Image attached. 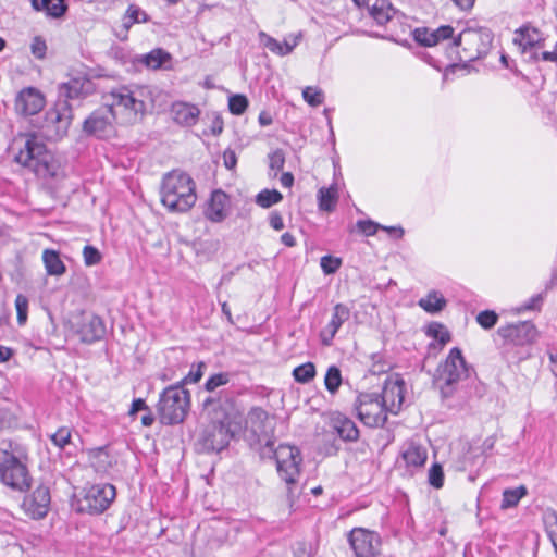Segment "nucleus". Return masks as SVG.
<instances>
[{"label":"nucleus","instance_id":"obj_55","mask_svg":"<svg viewBox=\"0 0 557 557\" xmlns=\"http://www.w3.org/2000/svg\"><path fill=\"white\" fill-rule=\"evenodd\" d=\"M32 53L38 58L42 59L46 55L47 46L44 39L40 37H35L30 45Z\"/></svg>","mask_w":557,"mask_h":557},{"label":"nucleus","instance_id":"obj_17","mask_svg":"<svg viewBox=\"0 0 557 557\" xmlns=\"http://www.w3.org/2000/svg\"><path fill=\"white\" fill-rule=\"evenodd\" d=\"M50 502L51 497L49 488L40 484L30 495L24 498L22 507L30 518L41 519L48 513Z\"/></svg>","mask_w":557,"mask_h":557},{"label":"nucleus","instance_id":"obj_8","mask_svg":"<svg viewBox=\"0 0 557 557\" xmlns=\"http://www.w3.org/2000/svg\"><path fill=\"white\" fill-rule=\"evenodd\" d=\"M0 479L3 484L18 492L27 491L32 484L26 465L7 450L0 451Z\"/></svg>","mask_w":557,"mask_h":557},{"label":"nucleus","instance_id":"obj_2","mask_svg":"<svg viewBox=\"0 0 557 557\" xmlns=\"http://www.w3.org/2000/svg\"><path fill=\"white\" fill-rule=\"evenodd\" d=\"M494 35L483 26H468L448 44V57L451 61L472 62L484 58L491 50Z\"/></svg>","mask_w":557,"mask_h":557},{"label":"nucleus","instance_id":"obj_29","mask_svg":"<svg viewBox=\"0 0 557 557\" xmlns=\"http://www.w3.org/2000/svg\"><path fill=\"white\" fill-rule=\"evenodd\" d=\"M369 13L379 25H384L394 17L397 10L387 0H376Z\"/></svg>","mask_w":557,"mask_h":557},{"label":"nucleus","instance_id":"obj_9","mask_svg":"<svg viewBox=\"0 0 557 557\" xmlns=\"http://www.w3.org/2000/svg\"><path fill=\"white\" fill-rule=\"evenodd\" d=\"M355 410L359 420L369 428L383 426L387 421V411L377 394H359L355 403Z\"/></svg>","mask_w":557,"mask_h":557},{"label":"nucleus","instance_id":"obj_20","mask_svg":"<svg viewBox=\"0 0 557 557\" xmlns=\"http://www.w3.org/2000/svg\"><path fill=\"white\" fill-rule=\"evenodd\" d=\"M405 383L401 379L387 380L380 399L386 411L396 414L404 403Z\"/></svg>","mask_w":557,"mask_h":557},{"label":"nucleus","instance_id":"obj_51","mask_svg":"<svg viewBox=\"0 0 557 557\" xmlns=\"http://www.w3.org/2000/svg\"><path fill=\"white\" fill-rule=\"evenodd\" d=\"M261 40L265 48H268L271 52L282 55L283 52V45L282 42L277 41L275 38L264 34L260 33Z\"/></svg>","mask_w":557,"mask_h":557},{"label":"nucleus","instance_id":"obj_22","mask_svg":"<svg viewBox=\"0 0 557 557\" xmlns=\"http://www.w3.org/2000/svg\"><path fill=\"white\" fill-rule=\"evenodd\" d=\"M76 333L83 343L91 344L101 339L106 334V326L97 315H83L77 325Z\"/></svg>","mask_w":557,"mask_h":557},{"label":"nucleus","instance_id":"obj_30","mask_svg":"<svg viewBox=\"0 0 557 557\" xmlns=\"http://www.w3.org/2000/svg\"><path fill=\"white\" fill-rule=\"evenodd\" d=\"M338 200V185L333 183L330 187H321L318 190L319 208L322 211L335 210Z\"/></svg>","mask_w":557,"mask_h":557},{"label":"nucleus","instance_id":"obj_64","mask_svg":"<svg viewBox=\"0 0 557 557\" xmlns=\"http://www.w3.org/2000/svg\"><path fill=\"white\" fill-rule=\"evenodd\" d=\"M280 181H281L282 186L290 187L293 185V183H294V176H293L292 173L285 172V173L282 174Z\"/></svg>","mask_w":557,"mask_h":557},{"label":"nucleus","instance_id":"obj_42","mask_svg":"<svg viewBox=\"0 0 557 557\" xmlns=\"http://www.w3.org/2000/svg\"><path fill=\"white\" fill-rule=\"evenodd\" d=\"M231 375L227 372H220L211 375L205 383L207 392H214L216 388L226 385L230 382Z\"/></svg>","mask_w":557,"mask_h":557},{"label":"nucleus","instance_id":"obj_6","mask_svg":"<svg viewBox=\"0 0 557 557\" xmlns=\"http://www.w3.org/2000/svg\"><path fill=\"white\" fill-rule=\"evenodd\" d=\"M190 407V394L181 384L171 385L160 395L157 411L162 424L172 425L184 421Z\"/></svg>","mask_w":557,"mask_h":557},{"label":"nucleus","instance_id":"obj_16","mask_svg":"<svg viewBox=\"0 0 557 557\" xmlns=\"http://www.w3.org/2000/svg\"><path fill=\"white\" fill-rule=\"evenodd\" d=\"M46 104L44 94L35 87H25L17 92L14 101L15 111L20 115H35Z\"/></svg>","mask_w":557,"mask_h":557},{"label":"nucleus","instance_id":"obj_47","mask_svg":"<svg viewBox=\"0 0 557 557\" xmlns=\"http://www.w3.org/2000/svg\"><path fill=\"white\" fill-rule=\"evenodd\" d=\"M429 483L435 487L441 488L444 484V472L443 468L438 463L432 465L429 470Z\"/></svg>","mask_w":557,"mask_h":557},{"label":"nucleus","instance_id":"obj_63","mask_svg":"<svg viewBox=\"0 0 557 557\" xmlns=\"http://www.w3.org/2000/svg\"><path fill=\"white\" fill-rule=\"evenodd\" d=\"M13 356V350L5 346H0V362L8 361Z\"/></svg>","mask_w":557,"mask_h":557},{"label":"nucleus","instance_id":"obj_36","mask_svg":"<svg viewBox=\"0 0 557 557\" xmlns=\"http://www.w3.org/2000/svg\"><path fill=\"white\" fill-rule=\"evenodd\" d=\"M171 59V55L162 49H154L143 57V63L152 70L162 67Z\"/></svg>","mask_w":557,"mask_h":557},{"label":"nucleus","instance_id":"obj_59","mask_svg":"<svg viewBox=\"0 0 557 557\" xmlns=\"http://www.w3.org/2000/svg\"><path fill=\"white\" fill-rule=\"evenodd\" d=\"M223 120L220 115H215L212 120L210 132L212 135L218 136L223 132Z\"/></svg>","mask_w":557,"mask_h":557},{"label":"nucleus","instance_id":"obj_43","mask_svg":"<svg viewBox=\"0 0 557 557\" xmlns=\"http://www.w3.org/2000/svg\"><path fill=\"white\" fill-rule=\"evenodd\" d=\"M248 107V99L244 95H233L228 99V109L235 115L243 114Z\"/></svg>","mask_w":557,"mask_h":557},{"label":"nucleus","instance_id":"obj_37","mask_svg":"<svg viewBox=\"0 0 557 557\" xmlns=\"http://www.w3.org/2000/svg\"><path fill=\"white\" fill-rule=\"evenodd\" d=\"M283 199L282 194L276 189H263L256 196V203L261 208H270Z\"/></svg>","mask_w":557,"mask_h":557},{"label":"nucleus","instance_id":"obj_49","mask_svg":"<svg viewBox=\"0 0 557 557\" xmlns=\"http://www.w3.org/2000/svg\"><path fill=\"white\" fill-rule=\"evenodd\" d=\"M320 265L325 274H333L342 265V260L333 256H323Z\"/></svg>","mask_w":557,"mask_h":557},{"label":"nucleus","instance_id":"obj_7","mask_svg":"<svg viewBox=\"0 0 557 557\" xmlns=\"http://www.w3.org/2000/svg\"><path fill=\"white\" fill-rule=\"evenodd\" d=\"M262 458H274L277 474L287 485L295 484L300 476L302 456L298 447L280 444L277 447L268 445L260 448Z\"/></svg>","mask_w":557,"mask_h":557},{"label":"nucleus","instance_id":"obj_52","mask_svg":"<svg viewBox=\"0 0 557 557\" xmlns=\"http://www.w3.org/2000/svg\"><path fill=\"white\" fill-rule=\"evenodd\" d=\"M358 230L367 236H372L381 227L380 224L371 220H359L357 222Z\"/></svg>","mask_w":557,"mask_h":557},{"label":"nucleus","instance_id":"obj_31","mask_svg":"<svg viewBox=\"0 0 557 557\" xmlns=\"http://www.w3.org/2000/svg\"><path fill=\"white\" fill-rule=\"evenodd\" d=\"M42 261L49 275L60 276L66 272V267L61 260L59 252L53 249H45Z\"/></svg>","mask_w":557,"mask_h":557},{"label":"nucleus","instance_id":"obj_10","mask_svg":"<svg viewBox=\"0 0 557 557\" xmlns=\"http://www.w3.org/2000/svg\"><path fill=\"white\" fill-rule=\"evenodd\" d=\"M72 108L66 100L58 101L48 110L42 125L44 133L51 140H59L67 134L72 122Z\"/></svg>","mask_w":557,"mask_h":557},{"label":"nucleus","instance_id":"obj_23","mask_svg":"<svg viewBox=\"0 0 557 557\" xmlns=\"http://www.w3.org/2000/svg\"><path fill=\"white\" fill-rule=\"evenodd\" d=\"M350 317V311L347 306L343 304L335 305L330 322L320 332V338L323 345L330 346L335 337L337 331Z\"/></svg>","mask_w":557,"mask_h":557},{"label":"nucleus","instance_id":"obj_45","mask_svg":"<svg viewBox=\"0 0 557 557\" xmlns=\"http://www.w3.org/2000/svg\"><path fill=\"white\" fill-rule=\"evenodd\" d=\"M15 308L17 313V323L23 325L27 321L28 299L25 295L18 294L15 298Z\"/></svg>","mask_w":557,"mask_h":557},{"label":"nucleus","instance_id":"obj_39","mask_svg":"<svg viewBox=\"0 0 557 557\" xmlns=\"http://www.w3.org/2000/svg\"><path fill=\"white\" fill-rule=\"evenodd\" d=\"M324 384L325 388L331 394H335L338 391L342 384V374L341 370L336 366L329 367L325 373Z\"/></svg>","mask_w":557,"mask_h":557},{"label":"nucleus","instance_id":"obj_35","mask_svg":"<svg viewBox=\"0 0 557 557\" xmlns=\"http://www.w3.org/2000/svg\"><path fill=\"white\" fill-rule=\"evenodd\" d=\"M419 306L429 313H436L446 306L445 298L437 292H431L419 300Z\"/></svg>","mask_w":557,"mask_h":557},{"label":"nucleus","instance_id":"obj_57","mask_svg":"<svg viewBox=\"0 0 557 557\" xmlns=\"http://www.w3.org/2000/svg\"><path fill=\"white\" fill-rule=\"evenodd\" d=\"M223 160H224V165L226 169L232 170L236 166L237 157L233 150H231V149L225 150L223 153Z\"/></svg>","mask_w":557,"mask_h":557},{"label":"nucleus","instance_id":"obj_11","mask_svg":"<svg viewBox=\"0 0 557 557\" xmlns=\"http://www.w3.org/2000/svg\"><path fill=\"white\" fill-rule=\"evenodd\" d=\"M247 429L256 437V442L261 447L274 445V419L260 407L252 408L247 416Z\"/></svg>","mask_w":557,"mask_h":557},{"label":"nucleus","instance_id":"obj_5","mask_svg":"<svg viewBox=\"0 0 557 557\" xmlns=\"http://www.w3.org/2000/svg\"><path fill=\"white\" fill-rule=\"evenodd\" d=\"M106 104L114 116L123 123L132 124L139 121L145 113L146 104L143 99V89L121 86L112 89L106 97Z\"/></svg>","mask_w":557,"mask_h":557},{"label":"nucleus","instance_id":"obj_1","mask_svg":"<svg viewBox=\"0 0 557 557\" xmlns=\"http://www.w3.org/2000/svg\"><path fill=\"white\" fill-rule=\"evenodd\" d=\"M12 150L16 163L29 169L46 183L52 185L65 177L64 166L36 134L18 135L13 141Z\"/></svg>","mask_w":557,"mask_h":557},{"label":"nucleus","instance_id":"obj_61","mask_svg":"<svg viewBox=\"0 0 557 557\" xmlns=\"http://www.w3.org/2000/svg\"><path fill=\"white\" fill-rule=\"evenodd\" d=\"M295 557H310V554L307 550V545L304 542H299L296 544L294 548Z\"/></svg>","mask_w":557,"mask_h":557},{"label":"nucleus","instance_id":"obj_34","mask_svg":"<svg viewBox=\"0 0 557 557\" xmlns=\"http://www.w3.org/2000/svg\"><path fill=\"white\" fill-rule=\"evenodd\" d=\"M335 429L344 441L355 442L359 437V430L355 422L348 418L336 420Z\"/></svg>","mask_w":557,"mask_h":557},{"label":"nucleus","instance_id":"obj_15","mask_svg":"<svg viewBox=\"0 0 557 557\" xmlns=\"http://www.w3.org/2000/svg\"><path fill=\"white\" fill-rule=\"evenodd\" d=\"M236 431L237 426L228 418L212 422L205 432L203 445L209 450L221 451L228 445Z\"/></svg>","mask_w":557,"mask_h":557},{"label":"nucleus","instance_id":"obj_14","mask_svg":"<svg viewBox=\"0 0 557 557\" xmlns=\"http://www.w3.org/2000/svg\"><path fill=\"white\" fill-rule=\"evenodd\" d=\"M348 542L356 557H376L380 554V536L370 530L355 528L349 532Z\"/></svg>","mask_w":557,"mask_h":557},{"label":"nucleus","instance_id":"obj_62","mask_svg":"<svg viewBox=\"0 0 557 557\" xmlns=\"http://www.w3.org/2000/svg\"><path fill=\"white\" fill-rule=\"evenodd\" d=\"M281 242L287 246V247H294L296 245V239L294 237L293 234L290 233H284L282 236H281Z\"/></svg>","mask_w":557,"mask_h":557},{"label":"nucleus","instance_id":"obj_60","mask_svg":"<svg viewBox=\"0 0 557 557\" xmlns=\"http://www.w3.org/2000/svg\"><path fill=\"white\" fill-rule=\"evenodd\" d=\"M140 410H148V407L144 399L136 398L133 400L131 409H129V416H135Z\"/></svg>","mask_w":557,"mask_h":557},{"label":"nucleus","instance_id":"obj_27","mask_svg":"<svg viewBox=\"0 0 557 557\" xmlns=\"http://www.w3.org/2000/svg\"><path fill=\"white\" fill-rule=\"evenodd\" d=\"M174 121L182 126H193L197 123L200 110L195 104L176 102L172 106Z\"/></svg>","mask_w":557,"mask_h":557},{"label":"nucleus","instance_id":"obj_26","mask_svg":"<svg viewBox=\"0 0 557 557\" xmlns=\"http://www.w3.org/2000/svg\"><path fill=\"white\" fill-rule=\"evenodd\" d=\"M149 17L145 11L135 4H131L122 17L121 29L116 32V36L121 40H126L128 32L134 24L147 23Z\"/></svg>","mask_w":557,"mask_h":557},{"label":"nucleus","instance_id":"obj_28","mask_svg":"<svg viewBox=\"0 0 557 557\" xmlns=\"http://www.w3.org/2000/svg\"><path fill=\"white\" fill-rule=\"evenodd\" d=\"M30 2L35 11H45L53 18L63 16L67 10L65 0H30Z\"/></svg>","mask_w":557,"mask_h":557},{"label":"nucleus","instance_id":"obj_48","mask_svg":"<svg viewBox=\"0 0 557 557\" xmlns=\"http://www.w3.org/2000/svg\"><path fill=\"white\" fill-rule=\"evenodd\" d=\"M50 440L57 447L64 448L70 443L71 431L70 429L62 426L58 429L55 433L50 435Z\"/></svg>","mask_w":557,"mask_h":557},{"label":"nucleus","instance_id":"obj_19","mask_svg":"<svg viewBox=\"0 0 557 557\" xmlns=\"http://www.w3.org/2000/svg\"><path fill=\"white\" fill-rule=\"evenodd\" d=\"M512 41L522 53H527L534 48L543 47L545 38L537 27L531 23H525L515 30Z\"/></svg>","mask_w":557,"mask_h":557},{"label":"nucleus","instance_id":"obj_53","mask_svg":"<svg viewBox=\"0 0 557 557\" xmlns=\"http://www.w3.org/2000/svg\"><path fill=\"white\" fill-rule=\"evenodd\" d=\"M530 59L534 62L540 60L546 62H557V42L555 44L553 51H543L541 53L532 52Z\"/></svg>","mask_w":557,"mask_h":557},{"label":"nucleus","instance_id":"obj_3","mask_svg":"<svg viewBox=\"0 0 557 557\" xmlns=\"http://www.w3.org/2000/svg\"><path fill=\"white\" fill-rule=\"evenodd\" d=\"M160 194L162 205L171 212H187L197 200L194 180L181 170L163 175Z\"/></svg>","mask_w":557,"mask_h":557},{"label":"nucleus","instance_id":"obj_41","mask_svg":"<svg viewBox=\"0 0 557 557\" xmlns=\"http://www.w3.org/2000/svg\"><path fill=\"white\" fill-rule=\"evenodd\" d=\"M304 100L311 107H319L324 102V92L319 87L308 86L302 90Z\"/></svg>","mask_w":557,"mask_h":557},{"label":"nucleus","instance_id":"obj_44","mask_svg":"<svg viewBox=\"0 0 557 557\" xmlns=\"http://www.w3.org/2000/svg\"><path fill=\"white\" fill-rule=\"evenodd\" d=\"M83 259L85 265L92 267L101 262L102 255L95 246L86 245L83 249Z\"/></svg>","mask_w":557,"mask_h":557},{"label":"nucleus","instance_id":"obj_21","mask_svg":"<svg viewBox=\"0 0 557 557\" xmlns=\"http://www.w3.org/2000/svg\"><path fill=\"white\" fill-rule=\"evenodd\" d=\"M454 28L450 25H442L436 29L419 27L412 32L413 39L421 46L432 47L453 38Z\"/></svg>","mask_w":557,"mask_h":557},{"label":"nucleus","instance_id":"obj_4","mask_svg":"<svg viewBox=\"0 0 557 557\" xmlns=\"http://www.w3.org/2000/svg\"><path fill=\"white\" fill-rule=\"evenodd\" d=\"M469 367L458 347L450 349L447 358L441 362L434 373L433 384L438 388L442 400L451 398L458 383L468 377Z\"/></svg>","mask_w":557,"mask_h":557},{"label":"nucleus","instance_id":"obj_25","mask_svg":"<svg viewBox=\"0 0 557 557\" xmlns=\"http://www.w3.org/2000/svg\"><path fill=\"white\" fill-rule=\"evenodd\" d=\"M227 203V195L222 190H214L205 210L206 218L212 222L223 221L226 218L225 208Z\"/></svg>","mask_w":557,"mask_h":557},{"label":"nucleus","instance_id":"obj_33","mask_svg":"<svg viewBox=\"0 0 557 557\" xmlns=\"http://www.w3.org/2000/svg\"><path fill=\"white\" fill-rule=\"evenodd\" d=\"M528 494V488L524 485H520L515 488H506L503 492V498L500 508L503 510L516 507L522 497Z\"/></svg>","mask_w":557,"mask_h":557},{"label":"nucleus","instance_id":"obj_56","mask_svg":"<svg viewBox=\"0 0 557 557\" xmlns=\"http://www.w3.org/2000/svg\"><path fill=\"white\" fill-rule=\"evenodd\" d=\"M269 222L271 227L275 231H281L284 228L283 218L277 211H272L269 216Z\"/></svg>","mask_w":557,"mask_h":557},{"label":"nucleus","instance_id":"obj_58","mask_svg":"<svg viewBox=\"0 0 557 557\" xmlns=\"http://www.w3.org/2000/svg\"><path fill=\"white\" fill-rule=\"evenodd\" d=\"M543 301V297L541 294L534 295L531 297L523 306V310H537Z\"/></svg>","mask_w":557,"mask_h":557},{"label":"nucleus","instance_id":"obj_38","mask_svg":"<svg viewBox=\"0 0 557 557\" xmlns=\"http://www.w3.org/2000/svg\"><path fill=\"white\" fill-rule=\"evenodd\" d=\"M315 367L312 362H306L296 367L293 371V376L296 382L307 384L315 376Z\"/></svg>","mask_w":557,"mask_h":557},{"label":"nucleus","instance_id":"obj_54","mask_svg":"<svg viewBox=\"0 0 557 557\" xmlns=\"http://www.w3.org/2000/svg\"><path fill=\"white\" fill-rule=\"evenodd\" d=\"M205 367L203 362H199L196 367L193 366L189 373L183 379L181 385L183 383H197L202 376V368Z\"/></svg>","mask_w":557,"mask_h":557},{"label":"nucleus","instance_id":"obj_18","mask_svg":"<svg viewBox=\"0 0 557 557\" xmlns=\"http://www.w3.org/2000/svg\"><path fill=\"white\" fill-rule=\"evenodd\" d=\"M498 335L508 344L523 346L532 343L536 337V329L530 322H521L502 326Z\"/></svg>","mask_w":557,"mask_h":557},{"label":"nucleus","instance_id":"obj_50","mask_svg":"<svg viewBox=\"0 0 557 557\" xmlns=\"http://www.w3.org/2000/svg\"><path fill=\"white\" fill-rule=\"evenodd\" d=\"M285 164V154L282 149H276L269 154V166L271 170L281 171Z\"/></svg>","mask_w":557,"mask_h":557},{"label":"nucleus","instance_id":"obj_24","mask_svg":"<svg viewBox=\"0 0 557 557\" xmlns=\"http://www.w3.org/2000/svg\"><path fill=\"white\" fill-rule=\"evenodd\" d=\"M91 82L86 77H73L59 87L60 96L65 100L79 99L91 92Z\"/></svg>","mask_w":557,"mask_h":557},{"label":"nucleus","instance_id":"obj_46","mask_svg":"<svg viewBox=\"0 0 557 557\" xmlns=\"http://www.w3.org/2000/svg\"><path fill=\"white\" fill-rule=\"evenodd\" d=\"M497 321L498 315L493 310H484L476 315V322L485 330L494 327Z\"/></svg>","mask_w":557,"mask_h":557},{"label":"nucleus","instance_id":"obj_32","mask_svg":"<svg viewBox=\"0 0 557 557\" xmlns=\"http://www.w3.org/2000/svg\"><path fill=\"white\" fill-rule=\"evenodd\" d=\"M403 458L407 466L422 467L428 458L426 450L414 444H410L403 453Z\"/></svg>","mask_w":557,"mask_h":557},{"label":"nucleus","instance_id":"obj_12","mask_svg":"<svg viewBox=\"0 0 557 557\" xmlns=\"http://www.w3.org/2000/svg\"><path fill=\"white\" fill-rule=\"evenodd\" d=\"M114 111L106 106L95 110L83 124L86 134L97 138H110L115 134Z\"/></svg>","mask_w":557,"mask_h":557},{"label":"nucleus","instance_id":"obj_40","mask_svg":"<svg viewBox=\"0 0 557 557\" xmlns=\"http://www.w3.org/2000/svg\"><path fill=\"white\" fill-rule=\"evenodd\" d=\"M425 334L429 337H433L440 342L441 345H446L450 341V334L448 330L438 322H432L428 325Z\"/></svg>","mask_w":557,"mask_h":557},{"label":"nucleus","instance_id":"obj_13","mask_svg":"<svg viewBox=\"0 0 557 557\" xmlns=\"http://www.w3.org/2000/svg\"><path fill=\"white\" fill-rule=\"evenodd\" d=\"M115 487L111 484H95L85 490L83 509L92 515L102 513L115 498Z\"/></svg>","mask_w":557,"mask_h":557}]
</instances>
